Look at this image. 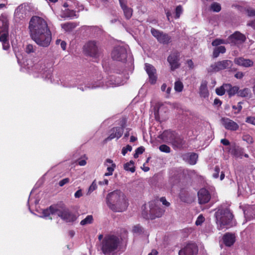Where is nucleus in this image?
Listing matches in <instances>:
<instances>
[{
	"mask_svg": "<svg viewBox=\"0 0 255 255\" xmlns=\"http://www.w3.org/2000/svg\"><path fill=\"white\" fill-rule=\"evenodd\" d=\"M124 132V128L122 127H116L110 130V135L106 138L104 141L107 142L115 138L119 139L123 135Z\"/></svg>",
	"mask_w": 255,
	"mask_h": 255,
	"instance_id": "nucleus-17",
	"label": "nucleus"
},
{
	"mask_svg": "<svg viewBox=\"0 0 255 255\" xmlns=\"http://www.w3.org/2000/svg\"><path fill=\"white\" fill-rule=\"evenodd\" d=\"M160 202H161L162 203V204L164 205H165L167 207L169 206L170 205V203L166 201L165 198H164V197H161L160 199Z\"/></svg>",
	"mask_w": 255,
	"mask_h": 255,
	"instance_id": "nucleus-51",
	"label": "nucleus"
},
{
	"mask_svg": "<svg viewBox=\"0 0 255 255\" xmlns=\"http://www.w3.org/2000/svg\"><path fill=\"white\" fill-rule=\"evenodd\" d=\"M30 36L35 43L42 47H47L51 41V33L46 21L42 18L32 17L29 25Z\"/></svg>",
	"mask_w": 255,
	"mask_h": 255,
	"instance_id": "nucleus-1",
	"label": "nucleus"
},
{
	"mask_svg": "<svg viewBox=\"0 0 255 255\" xmlns=\"http://www.w3.org/2000/svg\"><path fill=\"white\" fill-rule=\"evenodd\" d=\"M84 50L90 56L96 57L99 52V46L95 41H90L85 44Z\"/></svg>",
	"mask_w": 255,
	"mask_h": 255,
	"instance_id": "nucleus-11",
	"label": "nucleus"
},
{
	"mask_svg": "<svg viewBox=\"0 0 255 255\" xmlns=\"http://www.w3.org/2000/svg\"><path fill=\"white\" fill-rule=\"evenodd\" d=\"M183 159L190 164L194 165L196 163L198 155L194 153H187L183 155Z\"/></svg>",
	"mask_w": 255,
	"mask_h": 255,
	"instance_id": "nucleus-21",
	"label": "nucleus"
},
{
	"mask_svg": "<svg viewBox=\"0 0 255 255\" xmlns=\"http://www.w3.org/2000/svg\"><path fill=\"white\" fill-rule=\"evenodd\" d=\"M220 53V52L215 48L213 51V56L214 58H217L219 56Z\"/></svg>",
	"mask_w": 255,
	"mask_h": 255,
	"instance_id": "nucleus-56",
	"label": "nucleus"
},
{
	"mask_svg": "<svg viewBox=\"0 0 255 255\" xmlns=\"http://www.w3.org/2000/svg\"><path fill=\"white\" fill-rule=\"evenodd\" d=\"M237 95L238 96L241 97H250L251 95V92L249 89L244 88L240 90H239V92L237 93Z\"/></svg>",
	"mask_w": 255,
	"mask_h": 255,
	"instance_id": "nucleus-25",
	"label": "nucleus"
},
{
	"mask_svg": "<svg viewBox=\"0 0 255 255\" xmlns=\"http://www.w3.org/2000/svg\"><path fill=\"white\" fill-rule=\"evenodd\" d=\"M246 12L248 16H255V9L249 7L247 9Z\"/></svg>",
	"mask_w": 255,
	"mask_h": 255,
	"instance_id": "nucleus-45",
	"label": "nucleus"
},
{
	"mask_svg": "<svg viewBox=\"0 0 255 255\" xmlns=\"http://www.w3.org/2000/svg\"><path fill=\"white\" fill-rule=\"evenodd\" d=\"M164 140L170 142L177 148L182 147L185 144V141L179 136H175L174 132L170 130L164 131L160 135Z\"/></svg>",
	"mask_w": 255,
	"mask_h": 255,
	"instance_id": "nucleus-6",
	"label": "nucleus"
},
{
	"mask_svg": "<svg viewBox=\"0 0 255 255\" xmlns=\"http://www.w3.org/2000/svg\"><path fill=\"white\" fill-rule=\"evenodd\" d=\"M69 182V179L68 178H66L60 181L59 182V185L60 186L62 187L65 184L68 183Z\"/></svg>",
	"mask_w": 255,
	"mask_h": 255,
	"instance_id": "nucleus-49",
	"label": "nucleus"
},
{
	"mask_svg": "<svg viewBox=\"0 0 255 255\" xmlns=\"http://www.w3.org/2000/svg\"><path fill=\"white\" fill-rule=\"evenodd\" d=\"M215 172L213 173V177L215 178H217L219 176V173L220 172V168L218 166H216L214 169Z\"/></svg>",
	"mask_w": 255,
	"mask_h": 255,
	"instance_id": "nucleus-50",
	"label": "nucleus"
},
{
	"mask_svg": "<svg viewBox=\"0 0 255 255\" xmlns=\"http://www.w3.org/2000/svg\"><path fill=\"white\" fill-rule=\"evenodd\" d=\"M158 254V252L155 250H152L149 254H148V255H157Z\"/></svg>",
	"mask_w": 255,
	"mask_h": 255,
	"instance_id": "nucleus-64",
	"label": "nucleus"
},
{
	"mask_svg": "<svg viewBox=\"0 0 255 255\" xmlns=\"http://www.w3.org/2000/svg\"><path fill=\"white\" fill-rule=\"evenodd\" d=\"M221 143L225 145H228L230 144L229 141L227 139H222L221 140Z\"/></svg>",
	"mask_w": 255,
	"mask_h": 255,
	"instance_id": "nucleus-59",
	"label": "nucleus"
},
{
	"mask_svg": "<svg viewBox=\"0 0 255 255\" xmlns=\"http://www.w3.org/2000/svg\"><path fill=\"white\" fill-rule=\"evenodd\" d=\"M55 213V215L60 217L63 220L66 222H73L76 219L75 216L66 209H62L56 208V211Z\"/></svg>",
	"mask_w": 255,
	"mask_h": 255,
	"instance_id": "nucleus-12",
	"label": "nucleus"
},
{
	"mask_svg": "<svg viewBox=\"0 0 255 255\" xmlns=\"http://www.w3.org/2000/svg\"><path fill=\"white\" fill-rule=\"evenodd\" d=\"M232 64V61L229 60L218 61L212 64L208 68V71L209 72H218L230 67Z\"/></svg>",
	"mask_w": 255,
	"mask_h": 255,
	"instance_id": "nucleus-8",
	"label": "nucleus"
},
{
	"mask_svg": "<svg viewBox=\"0 0 255 255\" xmlns=\"http://www.w3.org/2000/svg\"><path fill=\"white\" fill-rule=\"evenodd\" d=\"M111 56L114 60L124 62L127 57V49L123 46H118L112 51Z\"/></svg>",
	"mask_w": 255,
	"mask_h": 255,
	"instance_id": "nucleus-7",
	"label": "nucleus"
},
{
	"mask_svg": "<svg viewBox=\"0 0 255 255\" xmlns=\"http://www.w3.org/2000/svg\"><path fill=\"white\" fill-rule=\"evenodd\" d=\"M120 244L119 238L114 235L106 236L102 241V250L105 255L115 254Z\"/></svg>",
	"mask_w": 255,
	"mask_h": 255,
	"instance_id": "nucleus-4",
	"label": "nucleus"
},
{
	"mask_svg": "<svg viewBox=\"0 0 255 255\" xmlns=\"http://www.w3.org/2000/svg\"><path fill=\"white\" fill-rule=\"evenodd\" d=\"M8 24L6 17L1 14L0 16V41L2 43L4 50H7L9 45L7 41Z\"/></svg>",
	"mask_w": 255,
	"mask_h": 255,
	"instance_id": "nucleus-5",
	"label": "nucleus"
},
{
	"mask_svg": "<svg viewBox=\"0 0 255 255\" xmlns=\"http://www.w3.org/2000/svg\"><path fill=\"white\" fill-rule=\"evenodd\" d=\"M182 7H181V5H178L176 7L175 9L176 18H178L180 17V14L182 13Z\"/></svg>",
	"mask_w": 255,
	"mask_h": 255,
	"instance_id": "nucleus-41",
	"label": "nucleus"
},
{
	"mask_svg": "<svg viewBox=\"0 0 255 255\" xmlns=\"http://www.w3.org/2000/svg\"><path fill=\"white\" fill-rule=\"evenodd\" d=\"M82 192L81 189H79L78 191H77L74 194V196L75 198H80L82 196Z\"/></svg>",
	"mask_w": 255,
	"mask_h": 255,
	"instance_id": "nucleus-53",
	"label": "nucleus"
},
{
	"mask_svg": "<svg viewBox=\"0 0 255 255\" xmlns=\"http://www.w3.org/2000/svg\"><path fill=\"white\" fill-rule=\"evenodd\" d=\"M227 43H228L227 39L224 40V39L217 38V39H216L215 40H214L212 42V45L213 46H217L221 44H227Z\"/></svg>",
	"mask_w": 255,
	"mask_h": 255,
	"instance_id": "nucleus-35",
	"label": "nucleus"
},
{
	"mask_svg": "<svg viewBox=\"0 0 255 255\" xmlns=\"http://www.w3.org/2000/svg\"><path fill=\"white\" fill-rule=\"evenodd\" d=\"M229 87V84H224L222 86L216 89V94L219 96L223 95L227 92L228 88Z\"/></svg>",
	"mask_w": 255,
	"mask_h": 255,
	"instance_id": "nucleus-24",
	"label": "nucleus"
},
{
	"mask_svg": "<svg viewBox=\"0 0 255 255\" xmlns=\"http://www.w3.org/2000/svg\"><path fill=\"white\" fill-rule=\"evenodd\" d=\"M233 154L236 157H239L242 158V156L244 154V151L243 149L242 148H236L234 149L233 151Z\"/></svg>",
	"mask_w": 255,
	"mask_h": 255,
	"instance_id": "nucleus-34",
	"label": "nucleus"
},
{
	"mask_svg": "<svg viewBox=\"0 0 255 255\" xmlns=\"http://www.w3.org/2000/svg\"><path fill=\"white\" fill-rule=\"evenodd\" d=\"M223 240L226 246L231 247L235 242V236L232 233H226L223 237Z\"/></svg>",
	"mask_w": 255,
	"mask_h": 255,
	"instance_id": "nucleus-20",
	"label": "nucleus"
},
{
	"mask_svg": "<svg viewBox=\"0 0 255 255\" xmlns=\"http://www.w3.org/2000/svg\"><path fill=\"white\" fill-rule=\"evenodd\" d=\"M183 89V84L179 80L176 81L174 83V90L177 92H181Z\"/></svg>",
	"mask_w": 255,
	"mask_h": 255,
	"instance_id": "nucleus-32",
	"label": "nucleus"
},
{
	"mask_svg": "<svg viewBox=\"0 0 255 255\" xmlns=\"http://www.w3.org/2000/svg\"><path fill=\"white\" fill-rule=\"evenodd\" d=\"M215 216L219 230L229 228L236 225L233 215L228 209H218Z\"/></svg>",
	"mask_w": 255,
	"mask_h": 255,
	"instance_id": "nucleus-3",
	"label": "nucleus"
},
{
	"mask_svg": "<svg viewBox=\"0 0 255 255\" xmlns=\"http://www.w3.org/2000/svg\"><path fill=\"white\" fill-rule=\"evenodd\" d=\"M25 52L28 53H33L35 51L33 46L31 44H27L25 48Z\"/></svg>",
	"mask_w": 255,
	"mask_h": 255,
	"instance_id": "nucleus-40",
	"label": "nucleus"
},
{
	"mask_svg": "<svg viewBox=\"0 0 255 255\" xmlns=\"http://www.w3.org/2000/svg\"><path fill=\"white\" fill-rule=\"evenodd\" d=\"M186 64L190 68H193L194 67V64L191 60H188L186 62Z\"/></svg>",
	"mask_w": 255,
	"mask_h": 255,
	"instance_id": "nucleus-58",
	"label": "nucleus"
},
{
	"mask_svg": "<svg viewBox=\"0 0 255 255\" xmlns=\"http://www.w3.org/2000/svg\"><path fill=\"white\" fill-rule=\"evenodd\" d=\"M144 151V148L143 146H140V147H138L135 150V151L136 152H137L138 153H139V154H142Z\"/></svg>",
	"mask_w": 255,
	"mask_h": 255,
	"instance_id": "nucleus-57",
	"label": "nucleus"
},
{
	"mask_svg": "<svg viewBox=\"0 0 255 255\" xmlns=\"http://www.w3.org/2000/svg\"><path fill=\"white\" fill-rule=\"evenodd\" d=\"M211 9L215 12H219L221 10V7L219 3L214 2L211 5Z\"/></svg>",
	"mask_w": 255,
	"mask_h": 255,
	"instance_id": "nucleus-36",
	"label": "nucleus"
},
{
	"mask_svg": "<svg viewBox=\"0 0 255 255\" xmlns=\"http://www.w3.org/2000/svg\"><path fill=\"white\" fill-rule=\"evenodd\" d=\"M242 102H239L238 103L237 106H233L232 108L235 110L234 114H239L242 109Z\"/></svg>",
	"mask_w": 255,
	"mask_h": 255,
	"instance_id": "nucleus-38",
	"label": "nucleus"
},
{
	"mask_svg": "<svg viewBox=\"0 0 255 255\" xmlns=\"http://www.w3.org/2000/svg\"><path fill=\"white\" fill-rule=\"evenodd\" d=\"M60 46L63 50H65L66 48V43L65 41H62L60 43Z\"/></svg>",
	"mask_w": 255,
	"mask_h": 255,
	"instance_id": "nucleus-61",
	"label": "nucleus"
},
{
	"mask_svg": "<svg viewBox=\"0 0 255 255\" xmlns=\"http://www.w3.org/2000/svg\"><path fill=\"white\" fill-rule=\"evenodd\" d=\"M121 7L127 6V0H119Z\"/></svg>",
	"mask_w": 255,
	"mask_h": 255,
	"instance_id": "nucleus-60",
	"label": "nucleus"
},
{
	"mask_svg": "<svg viewBox=\"0 0 255 255\" xmlns=\"http://www.w3.org/2000/svg\"><path fill=\"white\" fill-rule=\"evenodd\" d=\"M151 33L156 38L157 41L161 43L168 44L170 42L171 37L162 31L152 28L151 29Z\"/></svg>",
	"mask_w": 255,
	"mask_h": 255,
	"instance_id": "nucleus-10",
	"label": "nucleus"
},
{
	"mask_svg": "<svg viewBox=\"0 0 255 255\" xmlns=\"http://www.w3.org/2000/svg\"><path fill=\"white\" fill-rule=\"evenodd\" d=\"M93 221V216L92 215H88L84 219L81 221L80 224L82 226H85L92 223Z\"/></svg>",
	"mask_w": 255,
	"mask_h": 255,
	"instance_id": "nucleus-31",
	"label": "nucleus"
},
{
	"mask_svg": "<svg viewBox=\"0 0 255 255\" xmlns=\"http://www.w3.org/2000/svg\"><path fill=\"white\" fill-rule=\"evenodd\" d=\"M239 88L238 86L233 87L231 84H229V87L228 88L227 92L229 96L231 97L236 94H237V93L239 92Z\"/></svg>",
	"mask_w": 255,
	"mask_h": 255,
	"instance_id": "nucleus-26",
	"label": "nucleus"
},
{
	"mask_svg": "<svg viewBox=\"0 0 255 255\" xmlns=\"http://www.w3.org/2000/svg\"><path fill=\"white\" fill-rule=\"evenodd\" d=\"M97 185L96 180H94L88 188L87 192V195H90L94 191L97 189Z\"/></svg>",
	"mask_w": 255,
	"mask_h": 255,
	"instance_id": "nucleus-33",
	"label": "nucleus"
},
{
	"mask_svg": "<svg viewBox=\"0 0 255 255\" xmlns=\"http://www.w3.org/2000/svg\"><path fill=\"white\" fill-rule=\"evenodd\" d=\"M106 202L108 207L114 212H124L129 205L126 195L120 190L109 193L106 196Z\"/></svg>",
	"mask_w": 255,
	"mask_h": 255,
	"instance_id": "nucleus-2",
	"label": "nucleus"
},
{
	"mask_svg": "<svg viewBox=\"0 0 255 255\" xmlns=\"http://www.w3.org/2000/svg\"><path fill=\"white\" fill-rule=\"evenodd\" d=\"M198 252L197 246L194 243L187 244L179 252V255H197Z\"/></svg>",
	"mask_w": 255,
	"mask_h": 255,
	"instance_id": "nucleus-14",
	"label": "nucleus"
},
{
	"mask_svg": "<svg viewBox=\"0 0 255 255\" xmlns=\"http://www.w3.org/2000/svg\"><path fill=\"white\" fill-rule=\"evenodd\" d=\"M221 123L226 129L229 130L236 131L239 128L237 123L227 118H222Z\"/></svg>",
	"mask_w": 255,
	"mask_h": 255,
	"instance_id": "nucleus-16",
	"label": "nucleus"
},
{
	"mask_svg": "<svg viewBox=\"0 0 255 255\" xmlns=\"http://www.w3.org/2000/svg\"><path fill=\"white\" fill-rule=\"evenodd\" d=\"M220 53H224L226 52V48L224 46H220L216 48Z\"/></svg>",
	"mask_w": 255,
	"mask_h": 255,
	"instance_id": "nucleus-55",
	"label": "nucleus"
},
{
	"mask_svg": "<svg viewBox=\"0 0 255 255\" xmlns=\"http://www.w3.org/2000/svg\"><path fill=\"white\" fill-rule=\"evenodd\" d=\"M123 9L124 14L127 19H129L132 14V10L131 8L128 7L127 6L122 7Z\"/></svg>",
	"mask_w": 255,
	"mask_h": 255,
	"instance_id": "nucleus-27",
	"label": "nucleus"
},
{
	"mask_svg": "<svg viewBox=\"0 0 255 255\" xmlns=\"http://www.w3.org/2000/svg\"><path fill=\"white\" fill-rule=\"evenodd\" d=\"M234 62L238 65L245 67H251L254 64V62L249 59H245L243 57H238L234 59Z\"/></svg>",
	"mask_w": 255,
	"mask_h": 255,
	"instance_id": "nucleus-19",
	"label": "nucleus"
},
{
	"mask_svg": "<svg viewBox=\"0 0 255 255\" xmlns=\"http://www.w3.org/2000/svg\"><path fill=\"white\" fill-rule=\"evenodd\" d=\"M159 149L162 152H166V153H169L170 152V147L165 144L161 145L159 146Z\"/></svg>",
	"mask_w": 255,
	"mask_h": 255,
	"instance_id": "nucleus-39",
	"label": "nucleus"
},
{
	"mask_svg": "<svg viewBox=\"0 0 255 255\" xmlns=\"http://www.w3.org/2000/svg\"><path fill=\"white\" fill-rule=\"evenodd\" d=\"M115 167V164H112L111 166L108 167L107 169L108 172L105 173L104 176H108L112 175L113 174V171H114Z\"/></svg>",
	"mask_w": 255,
	"mask_h": 255,
	"instance_id": "nucleus-37",
	"label": "nucleus"
},
{
	"mask_svg": "<svg viewBox=\"0 0 255 255\" xmlns=\"http://www.w3.org/2000/svg\"><path fill=\"white\" fill-rule=\"evenodd\" d=\"M62 28L66 31H70L75 27V25L72 23H66L61 24Z\"/></svg>",
	"mask_w": 255,
	"mask_h": 255,
	"instance_id": "nucleus-29",
	"label": "nucleus"
},
{
	"mask_svg": "<svg viewBox=\"0 0 255 255\" xmlns=\"http://www.w3.org/2000/svg\"><path fill=\"white\" fill-rule=\"evenodd\" d=\"M149 78V82L152 84L155 83L157 79V77L155 74H150L148 75Z\"/></svg>",
	"mask_w": 255,
	"mask_h": 255,
	"instance_id": "nucleus-44",
	"label": "nucleus"
},
{
	"mask_svg": "<svg viewBox=\"0 0 255 255\" xmlns=\"http://www.w3.org/2000/svg\"><path fill=\"white\" fill-rule=\"evenodd\" d=\"M124 83L123 81H120L119 80V78H117L115 82L114 83H112V84L114 85L115 86H117L123 85ZM110 84H112V83H110Z\"/></svg>",
	"mask_w": 255,
	"mask_h": 255,
	"instance_id": "nucleus-52",
	"label": "nucleus"
},
{
	"mask_svg": "<svg viewBox=\"0 0 255 255\" xmlns=\"http://www.w3.org/2000/svg\"><path fill=\"white\" fill-rule=\"evenodd\" d=\"M246 122L255 126V117H248L246 118Z\"/></svg>",
	"mask_w": 255,
	"mask_h": 255,
	"instance_id": "nucleus-46",
	"label": "nucleus"
},
{
	"mask_svg": "<svg viewBox=\"0 0 255 255\" xmlns=\"http://www.w3.org/2000/svg\"><path fill=\"white\" fill-rule=\"evenodd\" d=\"M124 168L127 171H129L131 172L135 171V168L134 167V163L132 161H130L129 162H127L124 165Z\"/></svg>",
	"mask_w": 255,
	"mask_h": 255,
	"instance_id": "nucleus-30",
	"label": "nucleus"
},
{
	"mask_svg": "<svg viewBox=\"0 0 255 255\" xmlns=\"http://www.w3.org/2000/svg\"><path fill=\"white\" fill-rule=\"evenodd\" d=\"M179 60L180 54L177 51H174L169 55L167 58V61L169 63L172 71H174L180 67Z\"/></svg>",
	"mask_w": 255,
	"mask_h": 255,
	"instance_id": "nucleus-13",
	"label": "nucleus"
},
{
	"mask_svg": "<svg viewBox=\"0 0 255 255\" xmlns=\"http://www.w3.org/2000/svg\"><path fill=\"white\" fill-rule=\"evenodd\" d=\"M56 211V208L52 206H50L49 208L44 210L42 212V217H47L50 216V215H55V213Z\"/></svg>",
	"mask_w": 255,
	"mask_h": 255,
	"instance_id": "nucleus-23",
	"label": "nucleus"
},
{
	"mask_svg": "<svg viewBox=\"0 0 255 255\" xmlns=\"http://www.w3.org/2000/svg\"><path fill=\"white\" fill-rule=\"evenodd\" d=\"M132 231L134 233H139L142 231V229L139 225H136L133 227Z\"/></svg>",
	"mask_w": 255,
	"mask_h": 255,
	"instance_id": "nucleus-48",
	"label": "nucleus"
},
{
	"mask_svg": "<svg viewBox=\"0 0 255 255\" xmlns=\"http://www.w3.org/2000/svg\"><path fill=\"white\" fill-rule=\"evenodd\" d=\"M204 217L202 215H200L196 221L195 224L197 226L201 225L204 222Z\"/></svg>",
	"mask_w": 255,
	"mask_h": 255,
	"instance_id": "nucleus-42",
	"label": "nucleus"
},
{
	"mask_svg": "<svg viewBox=\"0 0 255 255\" xmlns=\"http://www.w3.org/2000/svg\"><path fill=\"white\" fill-rule=\"evenodd\" d=\"M200 95L204 98L209 96V92L207 89V83L206 81L202 82L200 87Z\"/></svg>",
	"mask_w": 255,
	"mask_h": 255,
	"instance_id": "nucleus-22",
	"label": "nucleus"
},
{
	"mask_svg": "<svg viewBox=\"0 0 255 255\" xmlns=\"http://www.w3.org/2000/svg\"><path fill=\"white\" fill-rule=\"evenodd\" d=\"M145 69L148 75L156 73V70L154 67L149 64L146 63L145 64Z\"/></svg>",
	"mask_w": 255,
	"mask_h": 255,
	"instance_id": "nucleus-28",
	"label": "nucleus"
},
{
	"mask_svg": "<svg viewBox=\"0 0 255 255\" xmlns=\"http://www.w3.org/2000/svg\"><path fill=\"white\" fill-rule=\"evenodd\" d=\"M131 150L132 147L129 145H128L126 147H124L123 148L122 153L123 154V155H125L128 151H131Z\"/></svg>",
	"mask_w": 255,
	"mask_h": 255,
	"instance_id": "nucleus-43",
	"label": "nucleus"
},
{
	"mask_svg": "<svg viewBox=\"0 0 255 255\" xmlns=\"http://www.w3.org/2000/svg\"><path fill=\"white\" fill-rule=\"evenodd\" d=\"M149 217L153 219L155 218L160 217L163 214L164 211L160 208L155 201H152L149 203Z\"/></svg>",
	"mask_w": 255,
	"mask_h": 255,
	"instance_id": "nucleus-9",
	"label": "nucleus"
},
{
	"mask_svg": "<svg viewBox=\"0 0 255 255\" xmlns=\"http://www.w3.org/2000/svg\"><path fill=\"white\" fill-rule=\"evenodd\" d=\"M214 105H221L222 104V102L219 99H215L214 101Z\"/></svg>",
	"mask_w": 255,
	"mask_h": 255,
	"instance_id": "nucleus-63",
	"label": "nucleus"
},
{
	"mask_svg": "<svg viewBox=\"0 0 255 255\" xmlns=\"http://www.w3.org/2000/svg\"><path fill=\"white\" fill-rule=\"evenodd\" d=\"M86 161L84 159L80 160L78 161V164L80 166H84L86 164Z\"/></svg>",
	"mask_w": 255,
	"mask_h": 255,
	"instance_id": "nucleus-62",
	"label": "nucleus"
},
{
	"mask_svg": "<svg viewBox=\"0 0 255 255\" xmlns=\"http://www.w3.org/2000/svg\"><path fill=\"white\" fill-rule=\"evenodd\" d=\"M244 76V74L242 72H238L235 75V77L237 79H242Z\"/></svg>",
	"mask_w": 255,
	"mask_h": 255,
	"instance_id": "nucleus-54",
	"label": "nucleus"
},
{
	"mask_svg": "<svg viewBox=\"0 0 255 255\" xmlns=\"http://www.w3.org/2000/svg\"><path fill=\"white\" fill-rule=\"evenodd\" d=\"M198 196L200 204L208 203L211 199V196L209 191L204 188H202L199 191Z\"/></svg>",
	"mask_w": 255,
	"mask_h": 255,
	"instance_id": "nucleus-18",
	"label": "nucleus"
},
{
	"mask_svg": "<svg viewBox=\"0 0 255 255\" xmlns=\"http://www.w3.org/2000/svg\"><path fill=\"white\" fill-rule=\"evenodd\" d=\"M243 140L246 141L248 143H252L253 142V138L249 135H245L243 136Z\"/></svg>",
	"mask_w": 255,
	"mask_h": 255,
	"instance_id": "nucleus-47",
	"label": "nucleus"
},
{
	"mask_svg": "<svg viewBox=\"0 0 255 255\" xmlns=\"http://www.w3.org/2000/svg\"><path fill=\"white\" fill-rule=\"evenodd\" d=\"M246 36L239 32H235L230 35L227 39L228 43H232L234 45L241 44L246 40Z\"/></svg>",
	"mask_w": 255,
	"mask_h": 255,
	"instance_id": "nucleus-15",
	"label": "nucleus"
}]
</instances>
